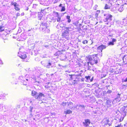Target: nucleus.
<instances>
[{
  "mask_svg": "<svg viewBox=\"0 0 127 127\" xmlns=\"http://www.w3.org/2000/svg\"><path fill=\"white\" fill-rule=\"evenodd\" d=\"M41 24L40 25V27L39 29L41 31H43V32L44 31L45 32H50V30L48 29L47 26V24L46 23L44 22L43 21H42L41 22Z\"/></svg>",
  "mask_w": 127,
  "mask_h": 127,
  "instance_id": "3",
  "label": "nucleus"
},
{
  "mask_svg": "<svg viewBox=\"0 0 127 127\" xmlns=\"http://www.w3.org/2000/svg\"><path fill=\"white\" fill-rule=\"evenodd\" d=\"M29 8L28 7H26L25 8V10H28Z\"/></svg>",
  "mask_w": 127,
  "mask_h": 127,
  "instance_id": "53",
  "label": "nucleus"
},
{
  "mask_svg": "<svg viewBox=\"0 0 127 127\" xmlns=\"http://www.w3.org/2000/svg\"><path fill=\"white\" fill-rule=\"evenodd\" d=\"M40 81H36L35 82V83H40Z\"/></svg>",
  "mask_w": 127,
  "mask_h": 127,
  "instance_id": "51",
  "label": "nucleus"
},
{
  "mask_svg": "<svg viewBox=\"0 0 127 127\" xmlns=\"http://www.w3.org/2000/svg\"><path fill=\"white\" fill-rule=\"evenodd\" d=\"M61 52L60 51H58L54 54V56H59Z\"/></svg>",
  "mask_w": 127,
  "mask_h": 127,
  "instance_id": "19",
  "label": "nucleus"
},
{
  "mask_svg": "<svg viewBox=\"0 0 127 127\" xmlns=\"http://www.w3.org/2000/svg\"><path fill=\"white\" fill-rule=\"evenodd\" d=\"M121 95V94H118L117 97L115 98V99L118 102L119 101L121 100L120 96Z\"/></svg>",
  "mask_w": 127,
  "mask_h": 127,
  "instance_id": "16",
  "label": "nucleus"
},
{
  "mask_svg": "<svg viewBox=\"0 0 127 127\" xmlns=\"http://www.w3.org/2000/svg\"><path fill=\"white\" fill-rule=\"evenodd\" d=\"M105 9L110 8V7L107 4H106L105 7Z\"/></svg>",
  "mask_w": 127,
  "mask_h": 127,
  "instance_id": "30",
  "label": "nucleus"
},
{
  "mask_svg": "<svg viewBox=\"0 0 127 127\" xmlns=\"http://www.w3.org/2000/svg\"><path fill=\"white\" fill-rule=\"evenodd\" d=\"M112 91L111 90H108V91L107 92V93H111Z\"/></svg>",
  "mask_w": 127,
  "mask_h": 127,
  "instance_id": "46",
  "label": "nucleus"
},
{
  "mask_svg": "<svg viewBox=\"0 0 127 127\" xmlns=\"http://www.w3.org/2000/svg\"><path fill=\"white\" fill-rule=\"evenodd\" d=\"M20 15V14L19 13H18L16 14V16L17 17L18 16H19Z\"/></svg>",
  "mask_w": 127,
  "mask_h": 127,
  "instance_id": "49",
  "label": "nucleus"
},
{
  "mask_svg": "<svg viewBox=\"0 0 127 127\" xmlns=\"http://www.w3.org/2000/svg\"><path fill=\"white\" fill-rule=\"evenodd\" d=\"M69 32H68L64 31L62 34V36L63 37L65 38L66 39H68L69 36Z\"/></svg>",
  "mask_w": 127,
  "mask_h": 127,
  "instance_id": "8",
  "label": "nucleus"
},
{
  "mask_svg": "<svg viewBox=\"0 0 127 127\" xmlns=\"http://www.w3.org/2000/svg\"><path fill=\"white\" fill-rule=\"evenodd\" d=\"M106 48V46H105L103 45H102L98 47L97 48V50H100L101 52H102V50L105 49Z\"/></svg>",
  "mask_w": 127,
  "mask_h": 127,
  "instance_id": "10",
  "label": "nucleus"
},
{
  "mask_svg": "<svg viewBox=\"0 0 127 127\" xmlns=\"http://www.w3.org/2000/svg\"><path fill=\"white\" fill-rule=\"evenodd\" d=\"M115 70L112 67H110L109 69V71L113 73L115 72Z\"/></svg>",
  "mask_w": 127,
  "mask_h": 127,
  "instance_id": "18",
  "label": "nucleus"
},
{
  "mask_svg": "<svg viewBox=\"0 0 127 127\" xmlns=\"http://www.w3.org/2000/svg\"><path fill=\"white\" fill-rule=\"evenodd\" d=\"M67 104L69 108L72 109L73 108V103L72 102H68Z\"/></svg>",
  "mask_w": 127,
  "mask_h": 127,
  "instance_id": "15",
  "label": "nucleus"
},
{
  "mask_svg": "<svg viewBox=\"0 0 127 127\" xmlns=\"http://www.w3.org/2000/svg\"><path fill=\"white\" fill-rule=\"evenodd\" d=\"M66 18L68 19L67 22L68 23H70L71 21V20L70 19V16H66Z\"/></svg>",
  "mask_w": 127,
  "mask_h": 127,
  "instance_id": "23",
  "label": "nucleus"
},
{
  "mask_svg": "<svg viewBox=\"0 0 127 127\" xmlns=\"http://www.w3.org/2000/svg\"><path fill=\"white\" fill-rule=\"evenodd\" d=\"M76 84V83H75V82H72V84Z\"/></svg>",
  "mask_w": 127,
  "mask_h": 127,
  "instance_id": "60",
  "label": "nucleus"
},
{
  "mask_svg": "<svg viewBox=\"0 0 127 127\" xmlns=\"http://www.w3.org/2000/svg\"><path fill=\"white\" fill-rule=\"evenodd\" d=\"M88 41L87 40H85L83 41L82 43L84 44H86L88 43Z\"/></svg>",
  "mask_w": 127,
  "mask_h": 127,
  "instance_id": "34",
  "label": "nucleus"
},
{
  "mask_svg": "<svg viewBox=\"0 0 127 127\" xmlns=\"http://www.w3.org/2000/svg\"><path fill=\"white\" fill-rule=\"evenodd\" d=\"M116 40L114 38H113L112 39V41L109 42V43H108V45H113L114 44V43L116 42Z\"/></svg>",
  "mask_w": 127,
  "mask_h": 127,
  "instance_id": "13",
  "label": "nucleus"
},
{
  "mask_svg": "<svg viewBox=\"0 0 127 127\" xmlns=\"http://www.w3.org/2000/svg\"><path fill=\"white\" fill-rule=\"evenodd\" d=\"M98 54V55L99 56H100V57H102V53H101V54L99 55Z\"/></svg>",
  "mask_w": 127,
  "mask_h": 127,
  "instance_id": "52",
  "label": "nucleus"
},
{
  "mask_svg": "<svg viewBox=\"0 0 127 127\" xmlns=\"http://www.w3.org/2000/svg\"><path fill=\"white\" fill-rule=\"evenodd\" d=\"M31 95L34 96L36 99L39 100H41L43 97L44 98L45 97L44 95L42 93H38L34 91H32Z\"/></svg>",
  "mask_w": 127,
  "mask_h": 127,
  "instance_id": "2",
  "label": "nucleus"
},
{
  "mask_svg": "<svg viewBox=\"0 0 127 127\" xmlns=\"http://www.w3.org/2000/svg\"><path fill=\"white\" fill-rule=\"evenodd\" d=\"M11 5H13L14 7H15L18 5V4L16 2H12L11 3Z\"/></svg>",
  "mask_w": 127,
  "mask_h": 127,
  "instance_id": "28",
  "label": "nucleus"
},
{
  "mask_svg": "<svg viewBox=\"0 0 127 127\" xmlns=\"http://www.w3.org/2000/svg\"><path fill=\"white\" fill-rule=\"evenodd\" d=\"M3 96L2 95H0V99L2 98Z\"/></svg>",
  "mask_w": 127,
  "mask_h": 127,
  "instance_id": "54",
  "label": "nucleus"
},
{
  "mask_svg": "<svg viewBox=\"0 0 127 127\" xmlns=\"http://www.w3.org/2000/svg\"><path fill=\"white\" fill-rule=\"evenodd\" d=\"M69 75L70 77V79H69V80H73L74 78H75V79H76L78 78L75 77V75H70L69 74Z\"/></svg>",
  "mask_w": 127,
  "mask_h": 127,
  "instance_id": "17",
  "label": "nucleus"
},
{
  "mask_svg": "<svg viewBox=\"0 0 127 127\" xmlns=\"http://www.w3.org/2000/svg\"><path fill=\"white\" fill-rule=\"evenodd\" d=\"M24 13H22L21 14L22 16L24 15Z\"/></svg>",
  "mask_w": 127,
  "mask_h": 127,
  "instance_id": "56",
  "label": "nucleus"
},
{
  "mask_svg": "<svg viewBox=\"0 0 127 127\" xmlns=\"http://www.w3.org/2000/svg\"><path fill=\"white\" fill-rule=\"evenodd\" d=\"M15 9L16 10L18 11L20 10V8L16 6L15 7Z\"/></svg>",
  "mask_w": 127,
  "mask_h": 127,
  "instance_id": "38",
  "label": "nucleus"
},
{
  "mask_svg": "<svg viewBox=\"0 0 127 127\" xmlns=\"http://www.w3.org/2000/svg\"><path fill=\"white\" fill-rule=\"evenodd\" d=\"M30 114H29V117H30V118H31V117H32V116H33V115H32V112H30Z\"/></svg>",
  "mask_w": 127,
  "mask_h": 127,
  "instance_id": "40",
  "label": "nucleus"
},
{
  "mask_svg": "<svg viewBox=\"0 0 127 127\" xmlns=\"http://www.w3.org/2000/svg\"><path fill=\"white\" fill-rule=\"evenodd\" d=\"M79 107L83 108H84V109L85 108V106L83 105H79Z\"/></svg>",
  "mask_w": 127,
  "mask_h": 127,
  "instance_id": "36",
  "label": "nucleus"
},
{
  "mask_svg": "<svg viewBox=\"0 0 127 127\" xmlns=\"http://www.w3.org/2000/svg\"><path fill=\"white\" fill-rule=\"evenodd\" d=\"M2 62L1 61H0V64L2 63Z\"/></svg>",
  "mask_w": 127,
  "mask_h": 127,
  "instance_id": "63",
  "label": "nucleus"
},
{
  "mask_svg": "<svg viewBox=\"0 0 127 127\" xmlns=\"http://www.w3.org/2000/svg\"><path fill=\"white\" fill-rule=\"evenodd\" d=\"M85 78L86 79V81H87L90 80V76H86L85 77Z\"/></svg>",
  "mask_w": 127,
  "mask_h": 127,
  "instance_id": "27",
  "label": "nucleus"
},
{
  "mask_svg": "<svg viewBox=\"0 0 127 127\" xmlns=\"http://www.w3.org/2000/svg\"><path fill=\"white\" fill-rule=\"evenodd\" d=\"M120 111L121 115L120 118V122L122 121L125 117L126 116V112L125 111L124 106L121 108Z\"/></svg>",
  "mask_w": 127,
  "mask_h": 127,
  "instance_id": "6",
  "label": "nucleus"
},
{
  "mask_svg": "<svg viewBox=\"0 0 127 127\" xmlns=\"http://www.w3.org/2000/svg\"><path fill=\"white\" fill-rule=\"evenodd\" d=\"M25 122H27V120H25Z\"/></svg>",
  "mask_w": 127,
  "mask_h": 127,
  "instance_id": "64",
  "label": "nucleus"
},
{
  "mask_svg": "<svg viewBox=\"0 0 127 127\" xmlns=\"http://www.w3.org/2000/svg\"><path fill=\"white\" fill-rule=\"evenodd\" d=\"M59 7H61V11L62 12L64 11H65V7L64 6H63V5L61 4H60L59 5Z\"/></svg>",
  "mask_w": 127,
  "mask_h": 127,
  "instance_id": "14",
  "label": "nucleus"
},
{
  "mask_svg": "<svg viewBox=\"0 0 127 127\" xmlns=\"http://www.w3.org/2000/svg\"><path fill=\"white\" fill-rule=\"evenodd\" d=\"M39 115H38H38H36V117H37V116H39Z\"/></svg>",
  "mask_w": 127,
  "mask_h": 127,
  "instance_id": "61",
  "label": "nucleus"
},
{
  "mask_svg": "<svg viewBox=\"0 0 127 127\" xmlns=\"http://www.w3.org/2000/svg\"><path fill=\"white\" fill-rule=\"evenodd\" d=\"M104 16H105L103 21L105 22H110L112 20V16L109 14H104Z\"/></svg>",
  "mask_w": 127,
  "mask_h": 127,
  "instance_id": "5",
  "label": "nucleus"
},
{
  "mask_svg": "<svg viewBox=\"0 0 127 127\" xmlns=\"http://www.w3.org/2000/svg\"><path fill=\"white\" fill-rule=\"evenodd\" d=\"M85 122H83V125L84 126L87 127H88L90 124V122L89 119H85Z\"/></svg>",
  "mask_w": 127,
  "mask_h": 127,
  "instance_id": "9",
  "label": "nucleus"
},
{
  "mask_svg": "<svg viewBox=\"0 0 127 127\" xmlns=\"http://www.w3.org/2000/svg\"><path fill=\"white\" fill-rule=\"evenodd\" d=\"M50 83L49 82H48V83H46V84H47V85H48Z\"/></svg>",
  "mask_w": 127,
  "mask_h": 127,
  "instance_id": "59",
  "label": "nucleus"
},
{
  "mask_svg": "<svg viewBox=\"0 0 127 127\" xmlns=\"http://www.w3.org/2000/svg\"><path fill=\"white\" fill-rule=\"evenodd\" d=\"M4 27L2 26H0V32H2L4 31Z\"/></svg>",
  "mask_w": 127,
  "mask_h": 127,
  "instance_id": "24",
  "label": "nucleus"
},
{
  "mask_svg": "<svg viewBox=\"0 0 127 127\" xmlns=\"http://www.w3.org/2000/svg\"><path fill=\"white\" fill-rule=\"evenodd\" d=\"M90 63L89 62H88L87 63V64H88L87 66V69L88 70H90L91 69H90L91 68V66H90L89 65V64Z\"/></svg>",
  "mask_w": 127,
  "mask_h": 127,
  "instance_id": "29",
  "label": "nucleus"
},
{
  "mask_svg": "<svg viewBox=\"0 0 127 127\" xmlns=\"http://www.w3.org/2000/svg\"><path fill=\"white\" fill-rule=\"evenodd\" d=\"M38 5L37 4H33L32 8L34 9H36L37 8Z\"/></svg>",
  "mask_w": 127,
  "mask_h": 127,
  "instance_id": "25",
  "label": "nucleus"
},
{
  "mask_svg": "<svg viewBox=\"0 0 127 127\" xmlns=\"http://www.w3.org/2000/svg\"><path fill=\"white\" fill-rule=\"evenodd\" d=\"M118 10L120 12H122L123 11V9L122 8H120L118 9Z\"/></svg>",
  "mask_w": 127,
  "mask_h": 127,
  "instance_id": "39",
  "label": "nucleus"
},
{
  "mask_svg": "<svg viewBox=\"0 0 127 127\" xmlns=\"http://www.w3.org/2000/svg\"><path fill=\"white\" fill-rule=\"evenodd\" d=\"M123 81L124 82H127V77L125 79H123Z\"/></svg>",
  "mask_w": 127,
  "mask_h": 127,
  "instance_id": "41",
  "label": "nucleus"
},
{
  "mask_svg": "<svg viewBox=\"0 0 127 127\" xmlns=\"http://www.w3.org/2000/svg\"><path fill=\"white\" fill-rule=\"evenodd\" d=\"M34 108L33 107H32L31 106H30V108L29 109V111L30 112H32V110H33V108Z\"/></svg>",
  "mask_w": 127,
  "mask_h": 127,
  "instance_id": "31",
  "label": "nucleus"
},
{
  "mask_svg": "<svg viewBox=\"0 0 127 127\" xmlns=\"http://www.w3.org/2000/svg\"><path fill=\"white\" fill-rule=\"evenodd\" d=\"M43 12L42 10H41V12L38 13V20H41V22L42 21H44L45 20L44 16L41 13Z\"/></svg>",
  "mask_w": 127,
  "mask_h": 127,
  "instance_id": "7",
  "label": "nucleus"
},
{
  "mask_svg": "<svg viewBox=\"0 0 127 127\" xmlns=\"http://www.w3.org/2000/svg\"><path fill=\"white\" fill-rule=\"evenodd\" d=\"M75 75V77L76 76H81V73L79 74H77Z\"/></svg>",
  "mask_w": 127,
  "mask_h": 127,
  "instance_id": "44",
  "label": "nucleus"
},
{
  "mask_svg": "<svg viewBox=\"0 0 127 127\" xmlns=\"http://www.w3.org/2000/svg\"><path fill=\"white\" fill-rule=\"evenodd\" d=\"M95 17H97L98 16V14L97 13H95Z\"/></svg>",
  "mask_w": 127,
  "mask_h": 127,
  "instance_id": "50",
  "label": "nucleus"
},
{
  "mask_svg": "<svg viewBox=\"0 0 127 127\" xmlns=\"http://www.w3.org/2000/svg\"><path fill=\"white\" fill-rule=\"evenodd\" d=\"M1 107L2 108L3 107V106L2 105H0V107Z\"/></svg>",
  "mask_w": 127,
  "mask_h": 127,
  "instance_id": "58",
  "label": "nucleus"
},
{
  "mask_svg": "<svg viewBox=\"0 0 127 127\" xmlns=\"http://www.w3.org/2000/svg\"><path fill=\"white\" fill-rule=\"evenodd\" d=\"M60 0H55L54 2L55 3H57V2L59 1Z\"/></svg>",
  "mask_w": 127,
  "mask_h": 127,
  "instance_id": "48",
  "label": "nucleus"
},
{
  "mask_svg": "<svg viewBox=\"0 0 127 127\" xmlns=\"http://www.w3.org/2000/svg\"><path fill=\"white\" fill-rule=\"evenodd\" d=\"M107 80V79H105L104 80L101 81V83H105V81Z\"/></svg>",
  "mask_w": 127,
  "mask_h": 127,
  "instance_id": "47",
  "label": "nucleus"
},
{
  "mask_svg": "<svg viewBox=\"0 0 127 127\" xmlns=\"http://www.w3.org/2000/svg\"><path fill=\"white\" fill-rule=\"evenodd\" d=\"M61 17H58L57 18V21L58 22H60L61 21Z\"/></svg>",
  "mask_w": 127,
  "mask_h": 127,
  "instance_id": "32",
  "label": "nucleus"
},
{
  "mask_svg": "<svg viewBox=\"0 0 127 127\" xmlns=\"http://www.w3.org/2000/svg\"><path fill=\"white\" fill-rule=\"evenodd\" d=\"M124 21H126V20H125V19H123L122 20V22H124Z\"/></svg>",
  "mask_w": 127,
  "mask_h": 127,
  "instance_id": "55",
  "label": "nucleus"
},
{
  "mask_svg": "<svg viewBox=\"0 0 127 127\" xmlns=\"http://www.w3.org/2000/svg\"><path fill=\"white\" fill-rule=\"evenodd\" d=\"M65 112L66 114H69L72 113V111L69 109H68L65 111Z\"/></svg>",
  "mask_w": 127,
  "mask_h": 127,
  "instance_id": "20",
  "label": "nucleus"
},
{
  "mask_svg": "<svg viewBox=\"0 0 127 127\" xmlns=\"http://www.w3.org/2000/svg\"><path fill=\"white\" fill-rule=\"evenodd\" d=\"M66 58V56L65 54H62L60 57V59L61 60L64 61L65 60Z\"/></svg>",
  "mask_w": 127,
  "mask_h": 127,
  "instance_id": "12",
  "label": "nucleus"
},
{
  "mask_svg": "<svg viewBox=\"0 0 127 127\" xmlns=\"http://www.w3.org/2000/svg\"><path fill=\"white\" fill-rule=\"evenodd\" d=\"M41 64L45 67L46 68H49L51 67H53L54 66L55 67V65H53L52 62H50V61H48L47 62H45L44 61H42L41 62Z\"/></svg>",
  "mask_w": 127,
  "mask_h": 127,
  "instance_id": "4",
  "label": "nucleus"
},
{
  "mask_svg": "<svg viewBox=\"0 0 127 127\" xmlns=\"http://www.w3.org/2000/svg\"><path fill=\"white\" fill-rule=\"evenodd\" d=\"M68 103V102H63L62 104V105L63 106H65Z\"/></svg>",
  "mask_w": 127,
  "mask_h": 127,
  "instance_id": "33",
  "label": "nucleus"
},
{
  "mask_svg": "<svg viewBox=\"0 0 127 127\" xmlns=\"http://www.w3.org/2000/svg\"><path fill=\"white\" fill-rule=\"evenodd\" d=\"M53 22H56V20L54 19V18L53 17L51 20Z\"/></svg>",
  "mask_w": 127,
  "mask_h": 127,
  "instance_id": "45",
  "label": "nucleus"
},
{
  "mask_svg": "<svg viewBox=\"0 0 127 127\" xmlns=\"http://www.w3.org/2000/svg\"><path fill=\"white\" fill-rule=\"evenodd\" d=\"M58 65L60 67V68L61 69H63V67L65 68L66 67V65L64 66L60 64H59Z\"/></svg>",
  "mask_w": 127,
  "mask_h": 127,
  "instance_id": "26",
  "label": "nucleus"
},
{
  "mask_svg": "<svg viewBox=\"0 0 127 127\" xmlns=\"http://www.w3.org/2000/svg\"><path fill=\"white\" fill-rule=\"evenodd\" d=\"M123 126L120 123V124L118 125L117 126H115V127H122Z\"/></svg>",
  "mask_w": 127,
  "mask_h": 127,
  "instance_id": "35",
  "label": "nucleus"
},
{
  "mask_svg": "<svg viewBox=\"0 0 127 127\" xmlns=\"http://www.w3.org/2000/svg\"><path fill=\"white\" fill-rule=\"evenodd\" d=\"M98 54H95L93 55L88 56L87 58L88 59L89 62L91 65H93L94 64L98 63L99 60V58L97 57Z\"/></svg>",
  "mask_w": 127,
  "mask_h": 127,
  "instance_id": "1",
  "label": "nucleus"
},
{
  "mask_svg": "<svg viewBox=\"0 0 127 127\" xmlns=\"http://www.w3.org/2000/svg\"><path fill=\"white\" fill-rule=\"evenodd\" d=\"M107 106L109 107L111 106L112 101L110 100H107L106 102Z\"/></svg>",
  "mask_w": 127,
  "mask_h": 127,
  "instance_id": "11",
  "label": "nucleus"
},
{
  "mask_svg": "<svg viewBox=\"0 0 127 127\" xmlns=\"http://www.w3.org/2000/svg\"><path fill=\"white\" fill-rule=\"evenodd\" d=\"M90 81L91 82H92L93 81V78H92V79H90Z\"/></svg>",
  "mask_w": 127,
  "mask_h": 127,
  "instance_id": "57",
  "label": "nucleus"
},
{
  "mask_svg": "<svg viewBox=\"0 0 127 127\" xmlns=\"http://www.w3.org/2000/svg\"><path fill=\"white\" fill-rule=\"evenodd\" d=\"M55 15L57 17H59V14L58 12H56L55 13Z\"/></svg>",
  "mask_w": 127,
  "mask_h": 127,
  "instance_id": "43",
  "label": "nucleus"
},
{
  "mask_svg": "<svg viewBox=\"0 0 127 127\" xmlns=\"http://www.w3.org/2000/svg\"><path fill=\"white\" fill-rule=\"evenodd\" d=\"M21 58L22 59H25L27 57V56L26 54H24L23 55H21V56H20Z\"/></svg>",
  "mask_w": 127,
  "mask_h": 127,
  "instance_id": "22",
  "label": "nucleus"
},
{
  "mask_svg": "<svg viewBox=\"0 0 127 127\" xmlns=\"http://www.w3.org/2000/svg\"><path fill=\"white\" fill-rule=\"evenodd\" d=\"M69 28L66 27H64V32H69Z\"/></svg>",
  "mask_w": 127,
  "mask_h": 127,
  "instance_id": "21",
  "label": "nucleus"
},
{
  "mask_svg": "<svg viewBox=\"0 0 127 127\" xmlns=\"http://www.w3.org/2000/svg\"><path fill=\"white\" fill-rule=\"evenodd\" d=\"M81 26V24H79V27Z\"/></svg>",
  "mask_w": 127,
  "mask_h": 127,
  "instance_id": "62",
  "label": "nucleus"
},
{
  "mask_svg": "<svg viewBox=\"0 0 127 127\" xmlns=\"http://www.w3.org/2000/svg\"><path fill=\"white\" fill-rule=\"evenodd\" d=\"M43 46L47 48H49V45H43Z\"/></svg>",
  "mask_w": 127,
  "mask_h": 127,
  "instance_id": "42",
  "label": "nucleus"
},
{
  "mask_svg": "<svg viewBox=\"0 0 127 127\" xmlns=\"http://www.w3.org/2000/svg\"><path fill=\"white\" fill-rule=\"evenodd\" d=\"M124 109L125 110V111L126 112V114H127V106H124Z\"/></svg>",
  "mask_w": 127,
  "mask_h": 127,
  "instance_id": "37",
  "label": "nucleus"
}]
</instances>
